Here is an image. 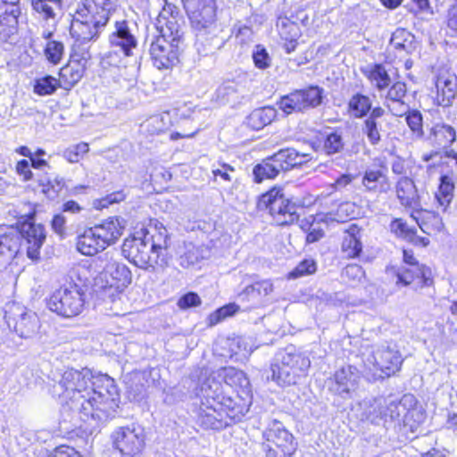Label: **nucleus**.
Masks as SVG:
<instances>
[{
	"label": "nucleus",
	"instance_id": "38",
	"mask_svg": "<svg viewBox=\"0 0 457 457\" xmlns=\"http://www.w3.org/2000/svg\"><path fill=\"white\" fill-rule=\"evenodd\" d=\"M396 284H402L403 286H408L411 284L415 278H423L425 286H428L432 283V279L426 277V271L421 270L420 267L411 268H401L396 272Z\"/></svg>",
	"mask_w": 457,
	"mask_h": 457
},
{
	"label": "nucleus",
	"instance_id": "22",
	"mask_svg": "<svg viewBox=\"0 0 457 457\" xmlns=\"http://www.w3.org/2000/svg\"><path fill=\"white\" fill-rule=\"evenodd\" d=\"M436 100L441 106H450L457 95V77L455 74L442 73L436 80Z\"/></svg>",
	"mask_w": 457,
	"mask_h": 457
},
{
	"label": "nucleus",
	"instance_id": "17",
	"mask_svg": "<svg viewBox=\"0 0 457 457\" xmlns=\"http://www.w3.org/2000/svg\"><path fill=\"white\" fill-rule=\"evenodd\" d=\"M266 441L278 448L283 456H292L296 450L293 435L278 420H272L263 432Z\"/></svg>",
	"mask_w": 457,
	"mask_h": 457
},
{
	"label": "nucleus",
	"instance_id": "54",
	"mask_svg": "<svg viewBox=\"0 0 457 457\" xmlns=\"http://www.w3.org/2000/svg\"><path fill=\"white\" fill-rule=\"evenodd\" d=\"M406 122L411 130L418 137L423 136L422 115L419 111H407Z\"/></svg>",
	"mask_w": 457,
	"mask_h": 457
},
{
	"label": "nucleus",
	"instance_id": "60",
	"mask_svg": "<svg viewBox=\"0 0 457 457\" xmlns=\"http://www.w3.org/2000/svg\"><path fill=\"white\" fill-rule=\"evenodd\" d=\"M66 218L62 213L55 214L53 217L51 225L53 230L60 237H63L66 234Z\"/></svg>",
	"mask_w": 457,
	"mask_h": 457
},
{
	"label": "nucleus",
	"instance_id": "1",
	"mask_svg": "<svg viewBox=\"0 0 457 457\" xmlns=\"http://www.w3.org/2000/svg\"><path fill=\"white\" fill-rule=\"evenodd\" d=\"M51 394L67 405L81 420H104L118 407V389L105 374H94L89 369H69L53 379Z\"/></svg>",
	"mask_w": 457,
	"mask_h": 457
},
{
	"label": "nucleus",
	"instance_id": "5",
	"mask_svg": "<svg viewBox=\"0 0 457 457\" xmlns=\"http://www.w3.org/2000/svg\"><path fill=\"white\" fill-rule=\"evenodd\" d=\"M310 365L308 357L296 352L294 347H287L277 355L271 364V378L278 385H295L300 378L305 376Z\"/></svg>",
	"mask_w": 457,
	"mask_h": 457
},
{
	"label": "nucleus",
	"instance_id": "4",
	"mask_svg": "<svg viewBox=\"0 0 457 457\" xmlns=\"http://www.w3.org/2000/svg\"><path fill=\"white\" fill-rule=\"evenodd\" d=\"M115 8V0H83L73 14L70 27L71 37L87 45L96 41Z\"/></svg>",
	"mask_w": 457,
	"mask_h": 457
},
{
	"label": "nucleus",
	"instance_id": "36",
	"mask_svg": "<svg viewBox=\"0 0 457 457\" xmlns=\"http://www.w3.org/2000/svg\"><path fill=\"white\" fill-rule=\"evenodd\" d=\"M312 145L316 152L321 151L328 155H331L342 152L345 144L340 134L332 132L322 139L312 142Z\"/></svg>",
	"mask_w": 457,
	"mask_h": 457
},
{
	"label": "nucleus",
	"instance_id": "42",
	"mask_svg": "<svg viewBox=\"0 0 457 457\" xmlns=\"http://www.w3.org/2000/svg\"><path fill=\"white\" fill-rule=\"evenodd\" d=\"M279 173L280 171L278 170L270 156L262 160L261 163L255 165L253 170L254 180L257 183H261L264 179H274Z\"/></svg>",
	"mask_w": 457,
	"mask_h": 457
},
{
	"label": "nucleus",
	"instance_id": "50",
	"mask_svg": "<svg viewBox=\"0 0 457 457\" xmlns=\"http://www.w3.org/2000/svg\"><path fill=\"white\" fill-rule=\"evenodd\" d=\"M287 28L290 29L291 36L287 37V32L282 30L280 37L285 40L284 48L287 54L294 52L298 45L297 39L300 36L299 27L296 23H289Z\"/></svg>",
	"mask_w": 457,
	"mask_h": 457
},
{
	"label": "nucleus",
	"instance_id": "23",
	"mask_svg": "<svg viewBox=\"0 0 457 457\" xmlns=\"http://www.w3.org/2000/svg\"><path fill=\"white\" fill-rule=\"evenodd\" d=\"M335 386L333 390L343 395L350 394L357 389L361 375L359 370L353 366H346L337 370L335 375Z\"/></svg>",
	"mask_w": 457,
	"mask_h": 457
},
{
	"label": "nucleus",
	"instance_id": "51",
	"mask_svg": "<svg viewBox=\"0 0 457 457\" xmlns=\"http://www.w3.org/2000/svg\"><path fill=\"white\" fill-rule=\"evenodd\" d=\"M238 310L239 306L236 303L224 305L209 315V324L214 326L227 317L232 316Z\"/></svg>",
	"mask_w": 457,
	"mask_h": 457
},
{
	"label": "nucleus",
	"instance_id": "16",
	"mask_svg": "<svg viewBox=\"0 0 457 457\" xmlns=\"http://www.w3.org/2000/svg\"><path fill=\"white\" fill-rule=\"evenodd\" d=\"M192 27L198 31L210 29L215 21V7L212 0H193L185 4Z\"/></svg>",
	"mask_w": 457,
	"mask_h": 457
},
{
	"label": "nucleus",
	"instance_id": "47",
	"mask_svg": "<svg viewBox=\"0 0 457 457\" xmlns=\"http://www.w3.org/2000/svg\"><path fill=\"white\" fill-rule=\"evenodd\" d=\"M454 185L448 176L441 177V183L438 188V193L436 197L444 210L449 205L453 199Z\"/></svg>",
	"mask_w": 457,
	"mask_h": 457
},
{
	"label": "nucleus",
	"instance_id": "7",
	"mask_svg": "<svg viewBox=\"0 0 457 457\" xmlns=\"http://www.w3.org/2000/svg\"><path fill=\"white\" fill-rule=\"evenodd\" d=\"M303 206V204L301 201L293 202L287 198L282 190L278 187H273L263 194L258 202V207L269 210L278 226L290 225L297 221L299 219L297 211Z\"/></svg>",
	"mask_w": 457,
	"mask_h": 457
},
{
	"label": "nucleus",
	"instance_id": "33",
	"mask_svg": "<svg viewBox=\"0 0 457 457\" xmlns=\"http://www.w3.org/2000/svg\"><path fill=\"white\" fill-rule=\"evenodd\" d=\"M429 140L437 148H447L456 140L455 129L445 123H438L431 128Z\"/></svg>",
	"mask_w": 457,
	"mask_h": 457
},
{
	"label": "nucleus",
	"instance_id": "41",
	"mask_svg": "<svg viewBox=\"0 0 457 457\" xmlns=\"http://www.w3.org/2000/svg\"><path fill=\"white\" fill-rule=\"evenodd\" d=\"M348 107L355 118L368 116L372 110L370 97L361 94L353 95L349 100Z\"/></svg>",
	"mask_w": 457,
	"mask_h": 457
},
{
	"label": "nucleus",
	"instance_id": "59",
	"mask_svg": "<svg viewBox=\"0 0 457 457\" xmlns=\"http://www.w3.org/2000/svg\"><path fill=\"white\" fill-rule=\"evenodd\" d=\"M199 260V251L193 246L180 256V265L184 268H189L198 263Z\"/></svg>",
	"mask_w": 457,
	"mask_h": 457
},
{
	"label": "nucleus",
	"instance_id": "31",
	"mask_svg": "<svg viewBox=\"0 0 457 457\" xmlns=\"http://www.w3.org/2000/svg\"><path fill=\"white\" fill-rule=\"evenodd\" d=\"M270 157L278 170L282 172L301 165L305 154H300L294 148H285L280 149Z\"/></svg>",
	"mask_w": 457,
	"mask_h": 457
},
{
	"label": "nucleus",
	"instance_id": "63",
	"mask_svg": "<svg viewBox=\"0 0 457 457\" xmlns=\"http://www.w3.org/2000/svg\"><path fill=\"white\" fill-rule=\"evenodd\" d=\"M237 92L236 87L231 84H224L220 86L218 89L219 96H222L223 98H227V100H229V96L234 95Z\"/></svg>",
	"mask_w": 457,
	"mask_h": 457
},
{
	"label": "nucleus",
	"instance_id": "48",
	"mask_svg": "<svg viewBox=\"0 0 457 457\" xmlns=\"http://www.w3.org/2000/svg\"><path fill=\"white\" fill-rule=\"evenodd\" d=\"M369 79L371 82L375 83L378 90L386 88L391 83V79L387 71L381 64L374 65L370 71Z\"/></svg>",
	"mask_w": 457,
	"mask_h": 457
},
{
	"label": "nucleus",
	"instance_id": "55",
	"mask_svg": "<svg viewBox=\"0 0 457 457\" xmlns=\"http://www.w3.org/2000/svg\"><path fill=\"white\" fill-rule=\"evenodd\" d=\"M254 65L261 70H265L270 66L271 59L266 49L261 46H256L253 54Z\"/></svg>",
	"mask_w": 457,
	"mask_h": 457
},
{
	"label": "nucleus",
	"instance_id": "28",
	"mask_svg": "<svg viewBox=\"0 0 457 457\" xmlns=\"http://www.w3.org/2000/svg\"><path fill=\"white\" fill-rule=\"evenodd\" d=\"M271 292H273V284L270 280L265 279L245 287L238 295V298L242 302H249L253 304H258Z\"/></svg>",
	"mask_w": 457,
	"mask_h": 457
},
{
	"label": "nucleus",
	"instance_id": "19",
	"mask_svg": "<svg viewBox=\"0 0 457 457\" xmlns=\"http://www.w3.org/2000/svg\"><path fill=\"white\" fill-rule=\"evenodd\" d=\"M387 125L386 111L378 106L373 108L364 120L361 131L371 145H377L380 143L382 136L386 132Z\"/></svg>",
	"mask_w": 457,
	"mask_h": 457
},
{
	"label": "nucleus",
	"instance_id": "14",
	"mask_svg": "<svg viewBox=\"0 0 457 457\" xmlns=\"http://www.w3.org/2000/svg\"><path fill=\"white\" fill-rule=\"evenodd\" d=\"M109 42L112 50L106 54V58L112 65H118L120 54L123 56L132 55V50L137 46V38L126 21L115 22L114 31L109 36Z\"/></svg>",
	"mask_w": 457,
	"mask_h": 457
},
{
	"label": "nucleus",
	"instance_id": "61",
	"mask_svg": "<svg viewBox=\"0 0 457 457\" xmlns=\"http://www.w3.org/2000/svg\"><path fill=\"white\" fill-rule=\"evenodd\" d=\"M16 172L22 177L24 181H29L32 179V171L29 169V162L27 160H21L17 162L15 167Z\"/></svg>",
	"mask_w": 457,
	"mask_h": 457
},
{
	"label": "nucleus",
	"instance_id": "37",
	"mask_svg": "<svg viewBox=\"0 0 457 457\" xmlns=\"http://www.w3.org/2000/svg\"><path fill=\"white\" fill-rule=\"evenodd\" d=\"M390 228L397 236L402 237L411 243H420L424 246L428 245L429 243V240L427 237H418L416 235V229L410 228L406 222L403 221L401 219L393 220Z\"/></svg>",
	"mask_w": 457,
	"mask_h": 457
},
{
	"label": "nucleus",
	"instance_id": "9",
	"mask_svg": "<svg viewBox=\"0 0 457 457\" xmlns=\"http://www.w3.org/2000/svg\"><path fill=\"white\" fill-rule=\"evenodd\" d=\"M99 267L103 269L102 274L104 277H110L111 281L107 280L104 286V291L110 297H113L112 302L116 301V296L120 299V288L127 287L131 283L132 275L129 269L120 262L115 257L114 253L106 252L98 257Z\"/></svg>",
	"mask_w": 457,
	"mask_h": 457
},
{
	"label": "nucleus",
	"instance_id": "40",
	"mask_svg": "<svg viewBox=\"0 0 457 457\" xmlns=\"http://www.w3.org/2000/svg\"><path fill=\"white\" fill-rule=\"evenodd\" d=\"M39 320L35 312H29L21 315L15 328L21 337H29L38 328Z\"/></svg>",
	"mask_w": 457,
	"mask_h": 457
},
{
	"label": "nucleus",
	"instance_id": "15",
	"mask_svg": "<svg viewBox=\"0 0 457 457\" xmlns=\"http://www.w3.org/2000/svg\"><path fill=\"white\" fill-rule=\"evenodd\" d=\"M323 90L319 87H309L305 89L295 90L281 97L279 108L287 114L294 112H303L321 104Z\"/></svg>",
	"mask_w": 457,
	"mask_h": 457
},
{
	"label": "nucleus",
	"instance_id": "30",
	"mask_svg": "<svg viewBox=\"0 0 457 457\" xmlns=\"http://www.w3.org/2000/svg\"><path fill=\"white\" fill-rule=\"evenodd\" d=\"M396 195L401 204L413 209L420 206V196L414 182L403 177L399 179L396 185Z\"/></svg>",
	"mask_w": 457,
	"mask_h": 457
},
{
	"label": "nucleus",
	"instance_id": "39",
	"mask_svg": "<svg viewBox=\"0 0 457 457\" xmlns=\"http://www.w3.org/2000/svg\"><path fill=\"white\" fill-rule=\"evenodd\" d=\"M32 9L42 19L47 21L55 19L56 9L62 6V0H30Z\"/></svg>",
	"mask_w": 457,
	"mask_h": 457
},
{
	"label": "nucleus",
	"instance_id": "46",
	"mask_svg": "<svg viewBox=\"0 0 457 457\" xmlns=\"http://www.w3.org/2000/svg\"><path fill=\"white\" fill-rule=\"evenodd\" d=\"M224 382L232 387H247L249 380L245 372L232 367L225 368L222 370Z\"/></svg>",
	"mask_w": 457,
	"mask_h": 457
},
{
	"label": "nucleus",
	"instance_id": "62",
	"mask_svg": "<svg viewBox=\"0 0 457 457\" xmlns=\"http://www.w3.org/2000/svg\"><path fill=\"white\" fill-rule=\"evenodd\" d=\"M228 171H234V168L228 164L223 163L221 168H217L212 170V173L214 177L220 176L222 179L226 181H230L231 177Z\"/></svg>",
	"mask_w": 457,
	"mask_h": 457
},
{
	"label": "nucleus",
	"instance_id": "43",
	"mask_svg": "<svg viewBox=\"0 0 457 457\" xmlns=\"http://www.w3.org/2000/svg\"><path fill=\"white\" fill-rule=\"evenodd\" d=\"M171 126V119L168 112L150 117L145 123L146 131L155 135L167 131Z\"/></svg>",
	"mask_w": 457,
	"mask_h": 457
},
{
	"label": "nucleus",
	"instance_id": "11",
	"mask_svg": "<svg viewBox=\"0 0 457 457\" xmlns=\"http://www.w3.org/2000/svg\"><path fill=\"white\" fill-rule=\"evenodd\" d=\"M89 48L90 45L74 40L70 61L59 72L62 88L70 90L82 79L87 64L91 58Z\"/></svg>",
	"mask_w": 457,
	"mask_h": 457
},
{
	"label": "nucleus",
	"instance_id": "2",
	"mask_svg": "<svg viewBox=\"0 0 457 457\" xmlns=\"http://www.w3.org/2000/svg\"><path fill=\"white\" fill-rule=\"evenodd\" d=\"M162 1L164 4L155 24L160 35L151 42L149 54L154 67L168 70L179 62L183 43V19L176 5L167 0Z\"/></svg>",
	"mask_w": 457,
	"mask_h": 457
},
{
	"label": "nucleus",
	"instance_id": "8",
	"mask_svg": "<svg viewBox=\"0 0 457 457\" xmlns=\"http://www.w3.org/2000/svg\"><path fill=\"white\" fill-rule=\"evenodd\" d=\"M84 305L85 297L82 288L71 282L61 286L47 300L49 310L64 318L78 316L81 313Z\"/></svg>",
	"mask_w": 457,
	"mask_h": 457
},
{
	"label": "nucleus",
	"instance_id": "18",
	"mask_svg": "<svg viewBox=\"0 0 457 457\" xmlns=\"http://www.w3.org/2000/svg\"><path fill=\"white\" fill-rule=\"evenodd\" d=\"M18 232L20 239L22 238L27 245L28 257L33 261L38 260L46 237L45 228L41 224L24 222Z\"/></svg>",
	"mask_w": 457,
	"mask_h": 457
},
{
	"label": "nucleus",
	"instance_id": "32",
	"mask_svg": "<svg viewBox=\"0 0 457 457\" xmlns=\"http://www.w3.org/2000/svg\"><path fill=\"white\" fill-rule=\"evenodd\" d=\"M361 184L367 191L374 193H386L390 188L386 175L380 170H365Z\"/></svg>",
	"mask_w": 457,
	"mask_h": 457
},
{
	"label": "nucleus",
	"instance_id": "58",
	"mask_svg": "<svg viewBox=\"0 0 457 457\" xmlns=\"http://www.w3.org/2000/svg\"><path fill=\"white\" fill-rule=\"evenodd\" d=\"M201 299L196 293L189 292L182 295L178 301V306L180 309H187L190 307L199 306Z\"/></svg>",
	"mask_w": 457,
	"mask_h": 457
},
{
	"label": "nucleus",
	"instance_id": "12",
	"mask_svg": "<svg viewBox=\"0 0 457 457\" xmlns=\"http://www.w3.org/2000/svg\"><path fill=\"white\" fill-rule=\"evenodd\" d=\"M143 428L135 425L119 427L112 434V445L122 456L137 457L145 447Z\"/></svg>",
	"mask_w": 457,
	"mask_h": 457
},
{
	"label": "nucleus",
	"instance_id": "44",
	"mask_svg": "<svg viewBox=\"0 0 457 457\" xmlns=\"http://www.w3.org/2000/svg\"><path fill=\"white\" fill-rule=\"evenodd\" d=\"M38 181L44 194L51 199H54L58 196L61 191L65 187L63 178L59 176L41 178Z\"/></svg>",
	"mask_w": 457,
	"mask_h": 457
},
{
	"label": "nucleus",
	"instance_id": "35",
	"mask_svg": "<svg viewBox=\"0 0 457 457\" xmlns=\"http://www.w3.org/2000/svg\"><path fill=\"white\" fill-rule=\"evenodd\" d=\"M277 116V111L271 106L253 110L246 119L248 127L254 130H260L270 124Z\"/></svg>",
	"mask_w": 457,
	"mask_h": 457
},
{
	"label": "nucleus",
	"instance_id": "20",
	"mask_svg": "<svg viewBox=\"0 0 457 457\" xmlns=\"http://www.w3.org/2000/svg\"><path fill=\"white\" fill-rule=\"evenodd\" d=\"M144 237L148 240L153 253L160 260L162 270H164L168 267L170 260V255L168 252L170 238L167 229L162 225L160 227L155 226L153 233L147 232Z\"/></svg>",
	"mask_w": 457,
	"mask_h": 457
},
{
	"label": "nucleus",
	"instance_id": "29",
	"mask_svg": "<svg viewBox=\"0 0 457 457\" xmlns=\"http://www.w3.org/2000/svg\"><path fill=\"white\" fill-rule=\"evenodd\" d=\"M77 250L84 255L92 256L105 249L94 228H88L78 236Z\"/></svg>",
	"mask_w": 457,
	"mask_h": 457
},
{
	"label": "nucleus",
	"instance_id": "6",
	"mask_svg": "<svg viewBox=\"0 0 457 457\" xmlns=\"http://www.w3.org/2000/svg\"><path fill=\"white\" fill-rule=\"evenodd\" d=\"M417 399L411 394H406L399 401L378 399L374 401L373 411H369L368 419L376 422L378 419H384L392 421L403 422V425H410L411 420L415 416H422L416 409Z\"/></svg>",
	"mask_w": 457,
	"mask_h": 457
},
{
	"label": "nucleus",
	"instance_id": "52",
	"mask_svg": "<svg viewBox=\"0 0 457 457\" xmlns=\"http://www.w3.org/2000/svg\"><path fill=\"white\" fill-rule=\"evenodd\" d=\"M317 270L316 262L312 259L302 261L290 273V278L313 274Z\"/></svg>",
	"mask_w": 457,
	"mask_h": 457
},
{
	"label": "nucleus",
	"instance_id": "49",
	"mask_svg": "<svg viewBox=\"0 0 457 457\" xmlns=\"http://www.w3.org/2000/svg\"><path fill=\"white\" fill-rule=\"evenodd\" d=\"M46 60L54 65L60 63L64 54L63 44L52 40L49 41L44 50Z\"/></svg>",
	"mask_w": 457,
	"mask_h": 457
},
{
	"label": "nucleus",
	"instance_id": "21",
	"mask_svg": "<svg viewBox=\"0 0 457 457\" xmlns=\"http://www.w3.org/2000/svg\"><path fill=\"white\" fill-rule=\"evenodd\" d=\"M20 244L18 230L6 226L0 227V262L3 266L16 256Z\"/></svg>",
	"mask_w": 457,
	"mask_h": 457
},
{
	"label": "nucleus",
	"instance_id": "13",
	"mask_svg": "<svg viewBox=\"0 0 457 457\" xmlns=\"http://www.w3.org/2000/svg\"><path fill=\"white\" fill-rule=\"evenodd\" d=\"M403 363V358L398 350L389 345L378 346L365 361V365L374 368V370L380 371L379 374H373L374 379L390 377L397 372Z\"/></svg>",
	"mask_w": 457,
	"mask_h": 457
},
{
	"label": "nucleus",
	"instance_id": "25",
	"mask_svg": "<svg viewBox=\"0 0 457 457\" xmlns=\"http://www.w3.org/2000/svg\"><path fill=\"white\" fill-rule=\"evenodd\" d=\"M388 47L396 57H404L416 50L415 37L407 29L398 28L392 33Z\"/></svg>",
	"mask_w": 457,
	"mask_h": 457
},
{
	"label": "nucleus",
	"instance_id": "34",
	"mask_svg": "<svg viewBox=\"0 0 457 457\" xmlns=\"http://www.w3.org/2000/svg\"><path fill=\"white\" fill-rule=\"evenodd\" d=\"M341 248L349 258L357 257L361 253V229L357 225L352 224L345 231Z\"/></svg>",
	"mask_w": 457,
	"mask_h": 457
},
{
	"label": "nucleus",
	"instance_id": "24",
	"mask_svg": "<svg viewBox=\"0 0 457 457\" xmlns=\"http://www.w3.org/2000/svg\"><path fill=\"white\" fill-rule=\"evenodd\" d=\"M93 228L100 238V241H102V245L106 248L108 245L114 244L120 237L125 228V221L121 218L114 217Z\"/></svg>",
	"mask_w": 457,
	"mask_h": 457
},
{
	"label": "nucleus",
	"instance_id": "10",
	"mask_svg": "<svg viewBox=\"0 0 457 457\" xmlns=\"http://www.w3.org/2000/svg\"><path fill=\"white\" fill-rule=\"evenodd\" d=\"M122 253L137 267L155 271L162 270L160 260L148 244L145 237L131 236L127 237L122 245Z\"/></svg>",
	"mask_w": 457,
	"mask_h": 457
},
{
	"label": "nucleus",
	"instance_id": "64",
	"mask_svg": "<svg viewBox=\"0 0 457 457\" xmlns=\"http://www.w3.org/2000/svg\"><path fill=\"white\" fill-rule=\"evenodd\" d=\"M353 176L351 174H343L335 181V187L337 190H340L348 186L353 179Z\"/></svg>",
	"mask_w": 457,
	"mask_h": 457
},
{
	"label": "nucleus",
	"instance_id": "53",
	"mask_svg": "<svg viewBox=\"0 0 457 457\" xmlns=\"http://www.w3.org/2000/svg\"><path fill=\"white\" fill-rule=\"evenodd\" d=\"M88 145L82 142L64 150L63 157L69 162H78L80 158L88 152Z\"/></svg>",
	"mask_w": 457,
	"mask_h": 457
},
{
	"label": "nucleus",
	"instance_id": "57",
	"mask_svg": "<svg viewBox=\"0 0 457 457\" xmlns=\"http://www.w3.org/2000/svg\"><path fill=\"white\" fill-rule=\"evenodd\" d=\"M125 199V195L122 191L113 192L105 197L95 201L94 205L97 209L107 208L110 204L120 203Z\"/></svg>",
	"mask_w": 457,
	"mask_h": 457
},
{
	"label": "nucleus",
	"instance_id": "45",
	"mask_svg": "<svg viewBox=\"0 0 457 457\" xmlns=\"http://www.w3.org/2000/svg\"><path fill=\"white\" fill-rule=\"evenodd\" d=\"M58 87H61L60 79L46 75L36 80L34 92L39 96H48L54 94Z\"/></svg>",
	"mask_w": 457,
	"mask_h": 457
},
{
	"label": "nucleus",
	"instance_id": "27",
	"mask_svg": "<svg viewBox=\"0 0 457 457\" xmlns=\"http://www.w3.org/2000/svg\"><path fill=\"white\" fill-rule=\"evenodd\" d=\"M406 85L397 81L389 88L386 95V106L395 116L401 117L407 113L408 105L403 102L406 96Z\"/></svg>",
	"mask_w": 457,
	"mask_h": 457
},
{
	"label": "nucleus",
	"instance_id": "26",
	"mask_svg": "<svg viewBox=\"0 0 457 457\" xmlns=\"http://www.w3.org/2000/svg\"><path fill=\"white\" fill-rule=\"evenodd\" d=\"M411 218L420 228L427 235H436L444 229L442 218L436 212L428 210H414Z\"/></svg>",
	"mask_w": 457,
	"mask_h": 457
},
{
	"label": "nucleus",
	"instance_id": "3",
	"mask_svg": "<svg viewBox=\"0 0 457 457\" xmlns=\"http://www.w3.org/2000/svg\"><path fill=\"white\" fill-rule=\"evenodd\" d=\"M220 390V384L214 379L208 378L202 386L204 400L199 406L196 422L204 429H222L240 421L245 414V407L222 395Z\"/></svg>",
	"mask_w": 457,
	"mask_h": 457
},
{
	"label": "nucleus",
	"instance_id": "56",
	"mask_svg": "<svg viewBox=\"0 0 457 457\" xmlns=\"http://www.w3.org/2000/svg\"><path fill=\"white\" fill-rule=\"evenodd\" d=\"M343 276L348 282H360L364 277V270L358 264H348L344 269Z\"/></svg>",
	"mask_w": 457,
	"mask_h": 457
}]
</instances>
